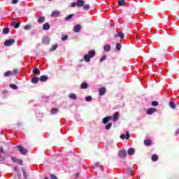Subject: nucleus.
Here are the masks:
<instances>
[{
  "mask_svg": "<svg viewBox=\"0 0 179 179\" xmlns=\"http://www.w3.org/2000/svg\"><path fill=\"white\" fill-rule=\"evenodd\" d=\"M43 43H45V42H44V40L43 41Z\"/></svg>",
  "mask_w": 179,
  "mask_h": 179,
  "instance_id": "obj_60",
  "label": "nucleus"
},
{
  "mask_svg": "<svg viewBox=\"0 0 179 179\" xmlns=\"http://www.w3.org/2000/svg\"><path fill=\"white\" fill-rule=\"evenodd\" d=\"M17 164H20V166H23V160L22 159H17Z\"/></svg>",
  "mask_w": 179,
  "mask_h": 179,
  "instance_id": "obj_39",
  "label": "nucleus"
},
{
  "mask_svg": "<svg viewBox=\"0 0 179 179\" xmlns=\"http://www.w3.org/2000/svg\"><path fill=\"white\" fill-rule=\"evenodd\" d=\"M87 87H89V84H87L86 82H83L80 85V89H87Z\"/></svg>",
  "mask_w": 179,
  "mask_h": 179,
  "instance_id": "obj_16",
  "label": "nucleus"
},
{
  "mask_svg": "<svg viewBox=\"0 0 179 179\" xmlns=\"http://www.w3.org/2000/svg\"><path fill=\"white\" fill-rule=\"evenodd\" d=\"M22 173H23L24 178L25 179H27V173H26V171L24 169H22Z\"/></svg>",
  "mask_w": 179,
  "mask_h": 179,
  "instance_id": "obj_41",
  "label": "nucleus"
},
{
  "mask_svg": "<svg viewBox=\"0 0 179 179\" xmlns=\"http://www.w3.org/2000/svg\"><path fill=\"white\" fill-rule=\"evenodd\" d=\"M94 57H96V50H90L88 54L84 55V61L89 63L90 62V59L94 58Z\"/></svg>",
  "mask_w": 179,
  "mask_h": 179,
  "instance_id": "obj_1",
  "label": "nucleus"
},
{
  "mask_svg": "<svg viewBox=\"0 0 179 179\" xmlns=\"http://www.w3.org/2000/svg\"><path fill=\"white\" fill-rule=\"evenodd\" d=\"M11 160L13 163H16L17 162V158L15 157H11Z\"/></svg>",
  "mask_w": 179,
  "mask_h": 179,
  "instance_id": "obj_43",
  "label": "nucleus"
},
{
  "mask_svg": "<svg viewBox=\"0 0 179 179\" xmlns=\"http://www.w3.org/2000/svg\"><path fill=\"white\" fill-rule=\"evenodd\" d=\"M151 106H152V107H157V106H159V102L158 101H152L151 103Z\"/></svg>",
  "mask_w": 179,
  "mask_h": 179,
  "instance_id": "obj_35",
  "label": "nucleus"
},
{
  "mask_svg": "<svg viewBox=\"0 0 179 179\" xmlns=\"http://www.w3.org/2000/svg\"><path fill=\"white\" fill-rule=\"evenodd\" d=\"M17 2H19V0H12V3H13V5H16Z\"/></svg>",
  "mask_w": 179,
  "mask_h": 179,
  "instance_id": "obj_49",
  "label": "nucleus"
},
{
  "mask_svg": "<svg viewBox=\"0 0 179 179\" xmlns=\"http://www.w3.org/2000/svg\"><path fill=\"white\" fill-rule=\"evenodd\" d=\"M117 3L119 6H124L125 5V0H119Z\"/></svg>",
  "mask_w": 179,
  "mask_h": 179,
  "instance_id": "obj_28",
  "label": "nucleus"
},
{
  "mask_svg": "<svg viewBox=\"0 0 179 179\" xmlns=\"http://www.w3.org/2000/svg\"><path fill=\"white\" fill-rule=\"evenodd\" d=\"M10 76H12V71H6L4 73L5 78H8V77H9Z\"/></svg>",
  "mask_w": 179,
  "mask_h": 179,
  "instance_id": "obj_25",
  "label": "nucleus"
},
{
  "mask_svg": "<svg viewBox=\"0 0 179 179\" xmlns=\"http://www.w3.org/2000/svg\"><path fill=\"white\" fill-rule=\"evenodd\" d=\"M110 120H113V117L108 116V117H104L103 119V124H107V122H108V121H110Z\"/></svg>",
  "mask_w": 179,
  "mask_h": 179,
  "instance_id": "obj_14",
  "label": "nucleus"
},
{
  "mask_svg": "<svg viewBox=\"0 0 179 179\" xmlns=\"http://www.w3.org/2000/svg\"><path fill=\"white\" fill-rule=\"evenodd\" d=\"M12 75H17L19 73V70L14 69L13 71H11Z\"/></svg>",
  "mask_w": 179,
  "mask_h": 179,
  "instance_id": "obj_37",
  "label": "nucleus"
},
{
  "mask_svg": "<svg viewBox=\"0 0 179 179\" xmlns=\"http://www.w3.org/2000/svg\"><path fill=\"white\" fill-rule=\"evenodd\" d=\"M171 65H173V63H171Z\"/></svg>",
  "mask_w": 179,
  "mask_h": 179,
  "instance_id": "obj_59",
  "label": "nucleus"
},
{
  "mask_svg": "<svg viewBox=\"0 0 179 179\" xmlns=\"http://www.w3.org/2000/svg\"><path fill=\"white\" fill-rule=\"evenodd\" d=\"M57 113H58V109L55 108H52L51 110V113L54 115V114H57Z\"/></svg>",
  "mask_w": 179,
  "mask_h": 179,
  "instance_id": "obj_32",
  "label": "nucleus"
},
{
  "mask_svg": "<svg viewBox=\"0 0 179 179\" xmlns=\"http://www.w3.org/2000/svg\"><path fill=\"white\" fill-rule=\"evenodd\" d=\"M159 160V156L156 155H153L152 156V162H157Z\"/></svg>",
  "mask_w": 179,
  "mask_h": 179,
  "instance_id": "obj_26",
  "label": "nucleus"
},
{
  "mask_svg": "<svg viewBox=\"0 0 179 179\" xmlns=\"http://www.w3.org/2000/svg\"><path fill=\"white\" fill-rule=\"evenodd\" d=\"M118 118H120V113H118V112H116L113 115V121H117Z\"/></svg>",
  "mask_w": 179,
  "mask_h": 179,
  "instance_id": "obj_20",
  "label": "nucleus"
},
{
  "mask_svg": "<svg viewBox=\"0 0 179 179\" xmlns=\"http://www.w3.org/2000/svg\"><path fill=\"white\" fill-rule=\"evenodd\" d=\"M45 22V17L42 16L38 19V23H44Z\"/></svg>",
  "mask_w": 179,
  "mask_h": 179,
  "instance_id": "obj_21",
  "label": "nucleus"
},
{
  "mask_svg": "<svg viewBox=\"0 0 179 179\" xmlns=\"http://www.w3.org/2000/svg\"><path fill=\"white\" fill-rule=\"evenodd\" d=\"M169 106H170L171 108H173V109L176 108V103H174L173 101L169 103Z\"/></svg>",
  "mask_w": 179,
  "mask_h": 179,
  "instance_id": "obj_33",
  "label": "nucleus"
},
{
  "mask_svg": "<svg viewBox=\"0 0 179 179\" xmlns=\"http://www.w3.org/2000/svg\"><path fill=\"white\" fill-rule=\"evenodd\" d=\"M48 1H51V0H48Z\"/></svg>",
  "mask_w": 179,
  "mask_h": 179,
  "instance_id": "obj_61",
  "label": "nucleus"
},
{
  "mask_svg": "<svg viewBox=\"0 0 179 179\" xmlns=\"http://www.w3.org/2000/svg\"><path fill=\"white\" fill-rule=\"evenodd\" d=\"M144 145L145 146H151L152 145V140L150 139H146L144 141Z\"/></svg>",
  "mask_w": 179,
  "mask_h": 179,
  "instance_id": "obj_15",
  "label": "nucleus"
},
{
  "mask_svg": "<svg viewBox=\"0 0 179 179\" xmlns=\"http://www.w3.org/2000/svg\"><path fill=\"white\" fill-rule=\"evenodd\" d=\"M86 101H92V96H87L85 98Z\"/></svg>",
  "mask_w": 179,
  "mask_h": 179,
  "instance_id": "obj_44",
  "label": "nucleus"
},
{
  "mask_svg": "<svg viewBox=\"0 0 179 179\" xmlns=\"http://www.w3.org/2000/svg\"><path fill=\"white\" fill-rule=\"evenodd\" d=\"M175 64H177V62H175Z\"/></svg>",
  "mask_w": 179,
  "mask_h": 179,
  "instance_id": "obj_58",
  "label": "nucleus"
},
{
  "mask_svg": "<svg viewBox=\"0 0 179 179\" xmlns=\"http://www.w3.org/2000/svg\"><path fill=\"white\" fill-rule=\"evenodd\" d=\"M114 37L117 38V37H120L122 39H124L125 37V35L122 32H120L118 34H116L114 35Z\"/></svg>",
  "mask_w": 179,
  "mask_h": 179,
  "instance_id": "obj_9",
  "label": "nucleus"
},
{
  "mask_svg": "<svg viewBox=\"0 0 179 179\" xmlns=\"http://www.w3.org/2000/svg\"><path fill=\"white\" fill-rule=\"evenodd\" d=\"M83 9L84 10H89V9H90V5H89V4H84V6H83Z\"/></svg>",
  "mask_w": 179,
  "mask_h": 179,
  "instance_id": "obj_27",
  "label": "nucleus"
},
{
  "mask_svg": "<svg viewBox=\"0 0 179 179\" xmlns=\"http://www.w3.org/2000/svg\"><path fill=\"white\" fill-rule=\"evenodd\" d=\"M31 29V25H26L24 27V30H30Z\"/></svg>",
  "mask_w": 179,
  "mask_h": 179,
  "instance_id": "obj_45",
  "label": "nucleus"
},
{
  "mask_svg": "<svg viewBox=\"0 0 179 179\" xmlns=\"http://www.w3.org/2000/svg\"><path fill=\"white\" fill-rule=\"evenodd\" d=\"M120 138H121L122 139H125V138H126L125 134H122V135L120 136Z\"/></svg>",
  "mask_w": 179,
  "mask_h": 179,
  "instance_id": "obj_51",
  "label": "nucleus"
},
{
  "mask_svg": "<svg viewBox=\"0 0 179 179\" xmlns=\"http://www.w3.org/2000/svg\"><path fill=\"white\" fill-rule=\"evenodd\" d=\"M50 24L48 23H45L43 25V30H50Z\"/></svg>",
  "mask_w": 179,
  "mask_h": 179,
  "instance_id": "obj_19",
  "label": "nucleus"
},
{
  "mask_svg": "<svg viewBox=\"0 0 179 179\" xmlns=\"http://www.w3.org/2000/svg\"><path fill=\"white\" fill-rule=\"evenodd\" d=\"M106 90L104 87L99 89V96H104L106 94Z\"/></svg>",
  "mask_w": 179,
  "mask_h": 179,
  "instance_id": "obj_13",
  "label": "nucleus"
},
{
  "mask_svg": "<svg viewBox=\"0 0 179 179\" xmlns=\"http://www.w3.org/2000/svg\"><path fill=\"white\" fill-rule=\"evenodd\" d=\"M75 6H78L77 3H71V7H72V8H75Z\"/></svg>",
  "mask_w": 179,
  "mask_h": 179,
  "instance_id": "obj_50",
  "label": "nucleus"
},
{
  "mask_svg": "<svg viewBox=\"0 0 179 179\" xmlns=\"http://www.w3.org/2000/svg\"><path fill=\"white\" fill-rule=\"evenodd\" d=\"M2 93H3V94H5L8 93V91L3 90V91L2 92Z\"/></svg>",
  "mask_w": 179,
  "mask_h": 179,
  "instance_id": "obj_53",
  "label": "nucleus"
},
{
  "mask_svg": "<svg viewBox=\"0 0 179 179\" xmlns=\"http://www.w3.org/2000/svg\"><path fill=\"white\" fill-rule=\"evenodd\" d=\"M129 138H130L129 132L127 131V133H126V139L128 140V139H129Z\"/></svg>",
  "mask_w": 179,
  "mask_h": 179,
  "instance_id": "obj_48",
  "label": "nucleus"
},
{
  "mask_svg": "<svg viewBox=\"0 0 179 179\" xmlns=\"http://www.w3.org/2000/svg\"><path fill=\"white\" fill-rule=\"evenodd\" d=\"M32 73L34 75H40V70L38 69H34Z\"/></svg>",
  "mask_w": 179,
  "mask_h": 179,
  "instance_id": "obj_24",
  "label": "nucleus"
},
{
  "mask_svg": "<svg viewBox=\"0 0 179 179\" xmlns=\"http://www.w3.org/2000/svg\"><path fill=\"white\" fill-rule=\"evenodd\" d=\"M19 26H20V22H15L14 24V28L19 29Z\"/></svg>",
  "mask_w": 179,
  "mask_h": 179,
  "instance_id": "obj_40",
  "label": "nucleus"
},
{
  "mask_svg": "<svg viewBox=\"0 0 179 179\" xmlns=\"http://www.w3.org/2000/svg\"><path fill=\"white\" fill-rule=\"evenodd\" d=\"M39 80L40 78L38 77H34L31 78V83H34V85H36V83H38Z\"/></svg>",
  "mask_w": 179,
  "mask_h": 179,
  "instance_id": "obj_10",
  "label": "nucleus"
},
{
  "mask_svg": "<svg viewBox=\"0 0 179 179\" xmlns=\"http://www.w3.org/2000/svg\"><path fill=\"white\" fill-rule=\"evenodd\" d=\"M133 173H134V171L132 170V169H127V174H128V176H130V177H132Z\"/></svg>",
  "mask_w": 179,
  "mask_h": 179,
  "instance_id": "obj_23",
  "label": "nucleus"
},
{
  "mask_svg": "<svg viewBox=\"0 0 179 179\" xmlns=\"http://www.w3.org/2000/svg\"><path fill=\"white\" fill-rule=\"evenodd\" d=\"M127 153H128V155H130V156H132V155H134V153H135V150H134V148H129L127 150Z\"/></svg>",
  "mask_w": 179,
  "mask_h": 179,
  "instance_id": "obj_22",
  "label": "nucleus"
},
{
  "mask_svg": "<svg viewBox=\"0 0 179 179\" xmlns=\"http://www.w3.org/2000/svg\"><path fill=\"white\" fill-rule=\"evenodd\" d=\"M73 16H74L73 14H71L65 17V20L69 21V20H71V19H72L73 17Z\"/></svg>",
  "mask_w": 179,
  "mask_h": 179,
  "instance_id": "obj_29",
  "label": "nucleus"
},
{
  "mask_svg": "<svg viewBox=\"0 0 179 179\" xmlns=\"http://www.w3.org/2000/svg\"><path fill=\"white\" fill-rule=\"evenodd\" d=\"M66 40H68V35H65L62 37V41H66Z\"/></svg>",
  "mask_w": 179,
  "mask_h": 179,
  "instance_id": "obj_42",
  "label": "nucleus"
},
{
  "mask_svg": "<svg viewBox=\"0 0 179 179\" xmlns=\"http://www.w3.org/2000/svg\"><path fill=\"white\" fill-rule=\"evenodd\" d=\"M15 171H19V168L17 166L14 167Z\"/></svg>",
  "mask_w": 179,
  "mask_h": 179,
  "instance_id": "obj_52",
  "label": "nucleus"
},
{
  "mask_svg": "<svg viewBox=\"0 0 179 179\" xmlns=\"http://www.w3.org/2000/svg\"><path fill=\"white\" fill-rule=\"evenodd\" d=\"M116 50H117V51H120L121 50V44H120L119 43H116Z\"/></svg>",
  "mask_w": 179,
  "mask_h": 179,
  "instance_id": "obj_38",
  "label": "nucleus"
},
{
  "mask_svg": "<svg viewBox=\"0 0 179 179\" xmlns=\"http://www.w3.org/2000/svg\"><path fill=\"white\" fill-rule=\"evenodd\" d=\"M81 29H82V27L80 26V24H76L73 27V31H75V33H79Z\"/></svg>",
  "mask_w": 179,
  "mask_h": 179,
  "instance_id": "obj_7",
  "label": "nucleus"
},
{
  "mask_svg": "<svg viewBox=\"0 0 179 179\" xmlns=\"http://www.w3.org/2000/svg\"><path fill=\"white\" fill-rule=\"evenodd\" d=\"M157 111V110L155 108H150L147 110V114L148 115H152V114H155V113H156Z\"/></svg>",
  "mask_w": 179,
  "mask_h": 179,
  "instance_id": "obj_5",
  "label": "nucleus"
},
{
  "mask_svg": "<svg viewBox=\"0 0 179 179\" xmlns=\"http://www.w3.org/2000/svg\"><path fill=\"white\" fill-rule=\"evenodd\" d=\"M47 44H50V41H48V43H47Z\"/></svg>",
  "mask_w": 179,
  "mask_h": 179,
  "instance_id": "obj_56",
  "label": "nucleus"
},
{
  "mask_svg": "<svg viewBox=\"0 0 179 179\" xmlns=\"http://www.w3.org/2000/svg\"><path fill=\"white\" fill-rule=\"evenodd\" d=\"M95 166H96V167H99V164H95Z\"/></svg>",
  "mask_w": 179,
  "mask_h": 179,
  "instance_id": "obj_55",
  "label": "nucleus"
},
{
  "mask_svg": "<svg viewBox=\"0 0 179 179\" xmlns=\"http://www.w3.org/2000/svg\"><path fill=\"white\" fill-rule=\"evenodd\" d=\"M13 20H16V19L13 18Z\"/></svg>",
  "mask_w": 179,
  "mask_h": 179,
  "instance_id": "obj_57",
  "label": "nucleus"
},
{
  "mask_svg": "<svg viewBox=\"0 0 179 179\" xmlns=\"http://www.w3.org/2000/svg\"><path fill=\"white\" fill-rule=\"evenodd\" d=\"M50 178H52V179H58V178H57V176L54 174H50Z\"/></svg>",
  "mask_w": 179,
  "mask_h": 179,
  "instance_id": "obj_47",
  "label": "nucleus"
},
{
  "mask_svg": "<svg viewBox=\"0 0 179 179\" xmlns=\"http://www.w3.org/2000/svg\"><path fill=\"white\" fill-rule=\"evenodd\" d=\"M69 99H71V100H76L78 98L76 97V94H73V93H70L69 95Z\"/></svg>",
  "mask_w": 179,
  "mask_h": 179,
  "instance_id": "obj_18",
  "label": "nucleus"
},
{
  "mask_svg": "<svg viewBox=\"0 0 179 179\" xmlns=\"http://www.w3.org/2000/svg\"><path fill=\"white\" fill-rule=\"evenodd\" d=\"M16 148H17L19 152L23 156H25L27 153H29V150H26L23 146L22 145H17Z\"/></svg>",
  "mask_w": 179,
  "mask_h": 179,
  "instance_id": "obj_2",
  "label": "nucleus"
},
{
  "mask_svg": "<svg viewBox=\"0 0 179 179\" xmlns=\"http://www.w3.org/2000/svg\"><path fill=\"white\" fill-rule=\"evenodd\" d=\"M103 50L104 51H106V52H108L109 51H111V45H106L103 47Z\"/></svg>",
  "mask_w": 179,
  "mask_h": 179,
  "instance_id": "obj_17",
  "label": "nucleus"
},
{
  "mask_svg": "<svg viewBox=\"0 0 179 179\" xmlns=\"http://www.w3.org/2000/svg\"><path fill=\"white\" fill-rule=\"evenodd\" d=\"M77 8H83L85 5V1L83 0H77Z\"/></svg>",
  "mask_w": 179,
  "mask_h": 179,
  "instance_id": "obj_6",
  "label": "nucleus"
},
{
  "mask_svg": "<svg viewBox=\"0 0 179 179\" xmlns=\"http://www.w3.org/2000/svg\"><path fill=\"white\" fill-rule=\"evenodd\" d=\"M10 89H13L14 90H17V85H16L15 84H10Z\"/></svg>",
  "mask_w": 179,
  "mask_h": 179,
  "instance_id": "obj_30",
  "label": "nucleus"
},
{
  "mask_svg": "<svg viewBox=\"0 0 179 179\" xmlns=\"http://www.w3.org/2000/svg\"><path fill=\"white\" fill-rule=\"evenodd\" d=\"M0 152H1V153H3V155H6V156H8V153L3 152V148L1 147L0 148Z\"/></svg>",
  "mask_w": 179,
  "mask_h": 179,
  "instance_id": "obj_46",
  "label": "nucleus"
},
{
  "mask_svg": "<svg viewBox=\"0 0 179 179\" xmlns=\"http://www.w3.org/2000/svg\"><path fill=\"white\" fill-rule=\"evenodd\" d=\"M111 127H113V123H108V124L105 127V129H106V131H108V129H110V128H111Z\"/></svg>",
  "mask_w": 179,
  "mask_h": 179,
  "instance_id": "obj_31",
  "label": "nucleus"
},
{
  "mask_svg": "<svg viewBox=\"0 0 179 179\" xmlns=\"http://www.w3.org/2000/svg\"><path fill=\"white\" fill-rule=\"evenodd\" d=\"M107 59V55H103L100 59V62H103V61H106Z\"/></svg>",
  "mask_w": 179,
  "mask_h": 179,
  "instance_id": "obj_36",
  "label": "nucleus"
},
{
  "mask_svg": "<svg viewBox=\"0 0 179 179\" xmlns=\"http://www.w3.org/2000/svg\"><path fill=\"white\" fill-rule=\"evenodd\" d=\"M119 157H121V159H125L127 157V150H122L119 152L118 154Z\"/></svg>",
  "mask_w": 179,
  "mask_h": 179,
  "instance_id": "obj_4",
  "label": "nucleus"
},
{
  "mask_svg": "<svg viewBox=\"0 0 179 179\" xmlns=\"http://www.w3.org/2000/svg\"><path fill=\"white\" fill-rule=\"evenodd\" d=\"M57 48H58V43H55V45H52V48L49 49V51H50V52H52V51H55V50H57Z\"/></svg>",
  "mask_w": 179,
  "mask_h": 179,
  "instance_id": "obj_11",
  "label": "nucleus"
},
{
  "mask_svg": "<svg viewBox=\"0 0 179 179\" xmlns=\"http://www.w3.org/2000/svg\"><path fill=\"white\" fill-rule=\"evenodd\" d=\"M39 80L41 82H47L48 80V76H42L39 78Z\"/></svg>",
  "mask_w": 179,
  "mask_h": 179,
  "instance_id": "obj_12",
  "label": "nucleus"
},
{
  "mask_svg": "<svg viewBox=\"0 0 179 179\" xmlns=\"http://www.w3.org/2000/svg\"><path fill=\"white\" fill-rule=\"evenodd\" d=\"M15 39L6 40L4 42V45L6 47H10V45H13V44H15Z\"/></svg>",
  "mask_w": 179,
  "mask_h": 179,
  "instance_id": "obj_3",
  "label": "nucleus"
},
{
  "mask_svg": "<svg viewBox=\"0 0 179 179\" xmlns=\"http://www.w3.org/2000/svg\"><path fill=\"white\" fill-rule=\"evenodd\" d=\"M60 14H61V12L58 10H54L51 14V17H58Z\"/></svg>",
  "mask_w": 179,
  "mask_h": 179,
  "instance_id": "obj_8",
  "label": "nucleus"
},
{
  "mask_svg": "<svg viewBox=\"0 0 179 179\" xmlns=\"http://www.w3.org/2000/svg\"><path fill=\"white\" fill-rule=\"evenodd\" d=\"M77 177H80V173H77Z\"/></svg>",
  "mask_w": 179,
  "mask_h": 179,
  "instance_id": "obj_54",
  "label": "nucleus"
},
{
  "mask_svg": "<svg viewBox=\"0 0 179 179\" xmlns=\"http://www.w3.org/2000/svg\"><path fill=\"white\" fill-rule=\"evenodd\" d=\"M8 33H9V29H8V27L4 28V29H3V34H8Z\"/></svg>",
  "mask_w": 179,
  "mask_h": 179,
  "instance_id": "obj_34",
  "label": "nucleus"
}]
</instances>
